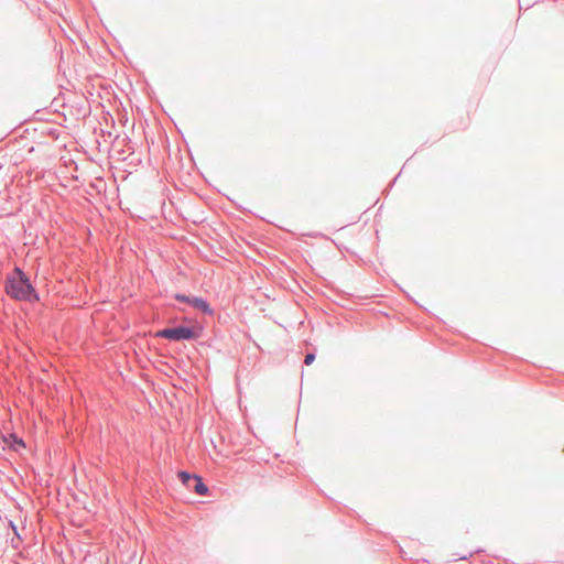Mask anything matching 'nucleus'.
<instances>
[{
  "label": "nucleus",
  "mask_w": 564,
  "mask_h": 564,
  "mask_svg": "<svg viewBox=\"0 0 564 564\" xmlns=\"http://www.w3.org/2000/svg\"><path fill=\"white\" fill-rule=\"evenodd\" d=\"M174 299L178 302L188 304L193 308H195L206 315H209V316L214 315V310L210 307L209 303L206 300H204L203 297L191 296V295H186L183 293H175Z\"/></svg>",
  "instance_id": "20e7f679"
},
{
  "label": "nucleus",
  "mask_w": 564,
  "mask_h": 564,
  "mask_svg": "<svg viewBox=\"0 0 564 564\" xmlns=\"http://www.w3.org/2000/svg\"><path fill=\"white\" fill-rule=\"evenodd\" d=\"M13 438H14V442H15L18 445H20V446H22V447H25V443H24V441H23L22 438H19V437H18V436H15V435H13Z\"/></svg>",
  "instance_id": "423d86ee"
},
{
  "label": "nucleus",
  "mask_w": 564,
  "mask_h": 564,
  "mask_svg": "<svg viewBox=\"0 0 564 564\" xmlns=\"http://www.w3.org/2000/svg\"><path fill=\"white\" fill-rule=\"evenodd\" d=\"M155 336L171 341L195 340L200 336V328L178 325L160 329Z\"/></svg>",
  "instance_id": "f03ea898"
},
{
  "label": "nucleus",
  "mask_w": 564,
  "mask_h": 564,
  "mask_svg": "<svg viewBox=\"0 0 564 564\" xmlns=\"http://www.w3.org/2000/svg\"><path fill=\"white\" fill-rule=\"evenodd\" d=\"M397 178H399V175H395V178H393V181H392L391 185H393V184H394V182H397Z\"/></svg>",
  "instance_id": "0eeeda50"
},
{
  "label": "nucleus",
  "mask_w": 564,
  "mask_h": 564,
  "mask_svg": "<svg viewBox=\"0 0 564 564\" xmlns=\"http://www.w3.org/2000/svg\"><path fill=\"white\" fill-rule=\"evenodd\" d=\"M315 360V354L314 352H307L304 358V364L306 366H310Z\"/></svg>",
  "instance_id": "39448f33"
},
{
  "label": "nucleus",
  "mask_w": 564,
  "mask_h": 564,
  "mask_svg": "<svg viewBox=\"0 0 564 564\" xmlns=\"http://www.w3.org/2000/svg\"><path fill=\"white\" fill-rule=\"evenodd\" d=\"M397 178H399V175H395V178H393V181H392L391 185H393V184H394V182H397Z\"/></svg>",
  "instance_id": "6e6552de"
},
{
  "label": "nucleus",
  "mask_w": 564,
  "mask_h": 564,
  "mask_svg": "<svg viewBox=\"0 0 564 564\" xmlns=\"http://www.w3.org/2000/svg\"><path fill=\"white\" fill-rule=\"evenodd\" d=\"M6 294L14 300L26 303H35L40 301L39 292L33 285L30 276L18 265L6 275L4 280Z\"/></svg>",
  "instance_id": "f257e3e1"
},
{
  "label": "nucleus",
  "mask_w": 564,
  "mask_h": 564,
  "mask_svg": "<svg viewBox=\"0 0 564 564\" xmlns=\"http://www.w3.org/2000/svg\"><path fill=\"white\" fill-rule=\"evenodd\" d=\"M178 479L187 489L199 496H206L208 494V487L205 485L203 478L196 474L182 470L178 473Z\"/></svg>",
  "instance_id": "7ed1b4c3"
}]
</instances>
